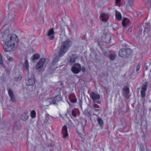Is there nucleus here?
Masks as SVG:
<instances>
[{"mask_svg": "<svg viewBox=\"0 0 151 151\" xmlns=\"http://www.w3.org/2000/svg\"><path fill=\"white\" fill-rule=\"evenodd\" d=\"M1 40L4 42L3 48L6 52H10L14 50L18 46V39L15 34H9L8 29L0 34Z\"/></svg>", "mask_w": 151, "mask_h": 151, "instance_id": "obj_1", "label": "nucleus"}, {"mask_svg": "<svg viewBox=\"0 0 151 151\" xmlns=\"http://www.w3.org/2000/svg\"><path fill=\"white\" fill-rule=\"evenodd\" d=\"M71 45V41L68 40L63 42L59 49L58 53L59 56L60 57L63 56L67 51Z\"/></svg>", "mask_w": 151, "mask_h": 151, "instance_id": "obj_2", "label": "nucleus"}, {"mask_svg": "<svg viewBox=\"0 0 151 151\" xmlns=\"http://www.w3.org/2000/svg\"><path fill=\"white\" fill-rule=\"evenodd\" d=\"M71 45V41L68 40L63 42L59 49L58 53L59 56L60 57L63 56L67 51Z\"/></svg>", "mask_w": 151, "mask_h": 151, "instance_id": "obj_3", "label": "nucleus"}, {"mask_svg": "<svg viewBox=\"0 0 151 151\" xmlns=\"http://www.w3.org/2000/svg\"><path fill=\"white\" fill-rule=\"evenodd\" d=\"M61 100L62 98L60 96L58 95L54 97V98L48 99H46L45 101V103L46 104V106H48L49 105L52 104H56V103L61 101Z\"/></svg>", "mask_w": 151, "mask_h": 151, "instance_id": "obj_4", "label": "nucleus"}, {"mask_svg": "<svg viewBox=\"0 0 151 151\" xmlns=\"http://www.w3.org/2000/svg\"><path fill=\"white\" fill-rule=\"evenodd\" d=\"M132 51L129 49H123L119 52V55L122 57L128 56L132 53Z\"/></svg>", "mask_w": 151, "mask_h": 151, "instance_id": "obj_5", "label": "nucleus"}, {"mask_svg": "<svg viewBox=\"0 0 151 151\" xmlns=\"http://www.w3.org/2000/svg\"><path fill=\"white\" fill-rule=\"evenodd\" d=\"M90 97L92 99L94 103L98 104L100 103V101L98 100L100 99V96L94 92H92L90 94Z\"/></svg>", "mask_w": 151, "mask_h": 151, "instance_id": "obj_6", "label": "nucleus"}, {"mask_svg": "<svg viewBox=\"0 0 151 151\" xmlns=\"http://www.w3.org/2000/svg\"><path fill=\"white\" fill-rule=\"evenodd\" d=\"M28 76L29 77H30L26 81V83L27 86H32L35 83L34 76L32 73L29 75Z\"/></svg>", "mask_w": 151, "mask_h": 151, "instance_id": "obj_7", "label": "nucleus"}, {"mask_svg": "<svg viewBox=\"0 0 151 151\" xmlns=\"http://www.w3.org/2000/svg\"><path fill=\"white\" fill-rule=\"evenodd\" d=\"M148 85V83L146 82L143 84L142 87L141 91V94L142 97H144L145 96V91L147 90V87Z\"/></svg>", "mask_w": 151, "mask_h": 151, "instance_id": "obj_8", "label": "nucleus"}, {"mask_svg": "<svg viewBox=\"0 0 151 151\" xmlns=\"http://www.w3.org/2000/svg\"><path fill=\"white\" fill-rule=\"evenodd\" d=\"M80 68L81 66L80 65L76 64L72 67L71 70L74 73L77 74L80 72Z\"/></svg>", "mask_w": 151, "mask_h": 151, "instance_id": "obj_9", "label": "nucleus"}, {"mask_svg": "<svg viewBox=\"0 0 151 151\" xmlns=\"http://www.w3.org/2000/svg\"><path fill=\"white\" fill-rule=\"evenodd\" d=\"M54 29L53 28L50 29L47 33V36L49 37V39L50 40H53L54 38Z\"/></svg>", "mask_w": 151, "mask_h": 151, "instance_id": "obj_10", "label": "nucleus"}, {"mask_svg": "<svg viewBox=\"0 0 151 151\" xmlns=\"http://www.w3.org/2000/svg\"><path fill=\"white\" fill-rule=\"evenodd\" d=\"M68 98L70 102L72 103H76L77 99L75 95L73 93L70 94L68 96Z\"/></svg>", "mask_w": 151, "mask_h": 151, "instance_id": "obj_11", "label": "nucleus"}, {"mask_svg": "<svg viewBox=\"0 0 151 151\" xmlns=\"http://www.w3.org/2000/svg\"><path fill=\"white\" fill-rule=\"evenodd\" d=\"M45 61V59L44 58L41 59L36 66V68L37 69H38L41 68L43 65L44 64Z\"/></svg>", "mask_w": 151, "mask_h": 151, "instance_id": "obj_12", "label": "nucleus"}, {"mask_svg": "<svg viewBox=\"0 0 151 151\" xmlns=\"http://www.w3.org/2000/svg\"><path fill=\"white\" fill-rule=\"evenodd\" d=\"M62 133L63 134V137L64 138L66 137L68 135L67 131V127L66 125H65L62 128Z\"/></svg>", "mask_w": 151, "mask_h": 151, "instance_id": "obj_13", "label": "nucleus"}, {"mask_svg": "<svg viewBox=\"0 0 151 151\" xmlns=\"http://www.w3.org/2000/svg\"><path fill=\"white\" fill-rule=\"evenodd\" d=\"M8 92L11 99V101L13 102H15L16 101V100L13 91L11 89H9Z\"/></svg>", "mask_w": 151, "mask_h": 151, "instance_id": "obj_14", "label": "nucleus"}, {"mask_svg": "<svg viewBox=\"0 0 151 151\" xmlns=\"http://www.w3.org/2000/svg\"><path fill=\"white\" fill-rule=\"evenodd\" d=\"M78 57L77 55L75 54H73L72 55L70 60V62L71 63L73 64L75 62V60Z\"/></svg>", "mask_w": 151, "mask_h": 151, "instance_id": "obj_15", "label": "nucleus"}, {"mask_svg": "<svg viewBox=\"0 0 151 151\" xmlns=\"http://www.w3.org/2000/svg\"><path fill=\"white\" fill-rule=\"evenodd\" d=\"M93 109L95 111L97 112L100 111L101 110V108L96 104H93Z\"/></svg>", "mask_w": 151, "mask_h": 151, "instance_id": "obj_16", "label": "nucleus"}, {"mask_svg": "<svg viewBox=\"0 0 151 151\" xmlns=\"http://www.w3.org/2000/svg\"><path fill=\"white\" fill-rule=\"evenodd\" d=\"M116 14L115 17L116 19L119 21H120L122 19V16L121 13L117 10H115Z\"/></svg>", "mask_w": 151, "mask_h": 151, "instance_id": "obj_17", "label": "nucleus"}, {"mask_svg": "<svg viewBox=\"0 0 151 151\" xmlns=\"http://www.w3.org/2000/svg\"><path fill=\"white\" fill-rule=\"evenodd\" d=\"M151 30L150 28V24L148 23H145V32H148Z\"/></svg>", "mask_w": 151, "mask_h": 151, "instance_id": "obj_18", "label": "nucleus"}, {"mask_svg": "<svg viewBox=\"0 0 151 151\" xmlns=\"http://www.w3.org/2000/svg\"><path fill=\"white\" fill-rule=\"evenodd\" d=\"M40 58V55L39 54L36 53L34 54L32 58V60H37Z\"/></svg>", "mask_w": 151, "mask_h": 151, "instance_id": "obj_19", "label": "nucleus"}, {"mask_svg": "<svg viewBox=\"0 0 151 151\" xmlns=\"http://www.w3.org/2000/svg\"><path fill=\"white\" fill-rule=\"evenodd\" d=\"M29 118V116L26 113H24L22 114L21 116V119L24 121L27 120Z\"/></svg>", "mask_w": 151, "mask_h": 151, "instance_id": "obj_20", "label": "nucleus"}, {"mask_svg": "<svg viewBox=\"0 0 151 151\" xmlns=\"http://www.w3.org/2000/svg\"><path fill=\"white\" fill-rule=\"evenodd\" d=\"M23 66L28 71V67H29V63L27 60H25L24 63L23 65Z\"/></svg>", "mask_w": 151, "mask_h": 151, "instance_id": "obj_21", "label": "nucleus"}, {"mask_svg": "<svg viewBox=\"0 0 151 151\" xmlns=\"http://www.w3.org/2000/svg\"><path fill=\"white\" fill-rule=\"evenodd\" d=\"M105 38L106 39V41H105V42L106 43H109L110 42V41L111 40V38L110 36V35H107L106 36V37H105Z\"/></svg>", "mask_w": 151, "mask_h": 151, "instance_id": "obj_22", "label": "nucleus"}, {"mask_svg": "<svg viewBox=\"0 0 151 151\" xmlns=\"http://www.w3.org/2000/svg\"><path fill=\"white\" fill-rule=\"evenodd\" d=\"M98 123L99 124L101 127H102L103 125V120L100 118H99L97 119Z\"/></svg>", "mask_w": 151, "mask_h": 151, "instance_id": "obj_23", "label": "nucleus"}, {"mask_svg": "<svg viewBox=\"0 0 151 151\" xmlns=\"http://www.w3.org/2000/svg\"><path fill=\"white\" fill-rule=\"evenodd\" d=\"M0 65L3 67H5L3 61L2 60V57L1 55L0 54Z\"/></svg>", "mask_w": 151, "mask_h": 151, "instance_id": "obj_24", "label": "nucleus"}, {"mask_svg": "<svg viewBox=\"0 0 151 151\" xmlns=\"http://www.w3.org/2000/svg\"><path fill=\"white\" fill-rule=\"evenodd\" d=\"M116 55L115 54H110L109 55V58L111 60H114L116 58Z\"/></svg>", "mask_w": 151, "mask_h": 151, "instance_id": "obj_25", "label": "nucleus"}, {"mask_svg": "<svg viewBox=\"0 0 151 151\" xmlns=\"http://www.w3.org/2000/svg\"><path fill=\"white\" fill-rule=\"evenodd\" d=\"M123 91L126 94H127L129 92V88L127 86H125L123 88Z\"/></svg>", "mask_w": 151, "mask_h": 151, "instance_id": "obj_26", "label": "nucleus"}, {"mask_svg": "<svg viewBox=\"0 0 151 151\" xmlns=\"http://www.w3.org/2000/svg\"><path fill=\"white\" fill-rule=\"evenodd\" d=\"M31 116L32 118L35 117L36 116V112L34 110H33L31 111Z\"/></svg>", "mask_w": 151, "mask_h": 151, "instance_id": "obj_27", "label": "nucleus"}, {"mask_svg": "<svg viewBox=\"0 0 151 151\" xmlns=\"http://www.w3.org/2000/svg\"><path fill=\"white\" fill-rule=\"evenodd\" d=\"M54 151H61V147L59 146L57 147H55L54 148Z\"/></svg>", "mask_w": 151, "mask_h": 151, "instance_id": "obj_28", "label": "nucleus"}, {"mask_svg": "<svg viewBox=\"0 0 151 151\" xmlns=\"http://www.w3.org/2000/svg\"><path fill=\"white\" fill-rule=\"evenodd\" d=\"M127 19V18H125L124 19V20H123L122 21V25H123V26L124 27H126V25L125 23V21Z\"/></svg>", "mask_w": 151, "mask_h": 151, "instance_id": "obj_29", "label": "nucleus"}, {"mask_svg": "<svg viewBox=\"0 0 151 151\" xmlns=\"http://www.w3.org/2000/svg\"><path fill=\"white\" fill-rule=\"evenodd\" d=\"M22 77L19 74L18 76H16L15 77V80L16 81H17L21 79Z\"/></svg>", "mask_w": 151, "mask_h": 151, "instance_id": "obj_30", "label": "nucleus"}, {"mask_svg": "<svg viewBox=\"0 0 151 151\" xmlns=\"http://www.w3.org/2000/svg\"><path fill=\"white\" fill-rule=\"evenodd\" d=\"M128 3L130 6H132L133 3V0H128Z\"/></svg>", "mask_w": 151, "mask_h": 151, "instance_id": "obj_31", "label": "nucleus"}, {"mask_svg": "<svg viewBox=\"0 0 151 151\" xmlns=\"http://www.w3.org/2000/svg\"><path fill=\"white\" fill-rule=\"evenodd\" d=\"M15 16V14H13V15H11L9 16V17L10 18H11L12 20V21H13L14 20Z\"/></svg>", "mask_w": 151, "mask_h": 151, "instance_id": "obj_32", "label": "nucleus"}, {"mask_svg": "<svg viewBox=\"0 0 151 151\" xmlns=\"http://www.w3.org/2000/svg\"><path fill=\"white\" fill-rule=\"evenodd\" d=\"M7 59L9 62H11L13 60V58L11 57H7Z\"/></svg>", "mask_w": 151, "mask_h": 151, "instance_id": "obj_33", "label": "nucleus"}, {"mask_svg": "<svg viewBox=\"0 0 151 151\" xmlns=\"http://www.w3.org/2000/svg\"><path fill=\"white\" fill-rule=\"evenodd\" d=\"M101 19L103 22H107V19L105 17H101Z\"/></svg>", "mask_w": 151, "mask_h": 151, "instance_id": "obj_34", "label": "nucleus"}, {"mask_svg": "<svg viewBox=\"0 0 151 151\" xmlns=\"http://www.w3.org/2000/svg\"><path fill=\"white\" fill-rule=\"evenodd\" d=\"M140 66V64L139 63L136 67V71H138L139 70Z\"/></svg>", "mask_w": 151, "mask_h": 151, "instance_id": "obj_35", "label": "nucleus"}, {"mask_svg": "<svg viewBox=\"0 0 151 151\" xmlns=\"http://www.w3.org/2000/svg\"><path fill=\"white\" fill-rule=\"evenodd\" d=\"M46 120H47V121H48L49 119V116H50L48 114H47L46 115Z\"/></svg>", "mask_w": 151, "mask_h": 151, "instance_id": "obj_36", "label": "nucleus"}, {"mask_svg": "<svg viewBox=\"0 0 151 151\" xmlns=\"http://www.w3.org/2000/svg\"><path fill=\"white\" fill-rule=\"evenodd\" d=\"M72 115L74 117H76V114L75 113V111L74 110H73L72 111Z\"/></svg>", "mask_w": 151, "mask_h": 151, "instance_id": "obj_37", "label": "nucleus"}, {"mask_svg": "<svg viewBox=\"0 0 151 151\" xmlns=\"http://www.w3.org/2000/svg\"><path fill=\"white\" fill-rule=\"evenodd\" d=\"M59 60V58L58 57H56L53 60V61L54 62H57Z\"/></svg>", "mask_w": 151, "mask_h": 151, "instance_id": "obj_38", "label": "nucleus"}, {"mask_svg": "<svg viewBox=\"0 0 151 151\" xmlns=\"http://www.w3.org/2000/svg\"><path fill=\"white\" fill-rule=\"evenodd\" d=\"M60 29L62 33H65V29L63 27H61Z\"/></svg>", "mask_w": 151, "mask_h": 151, "instance_id": "obj_39", "label": "nucleus"}, {"mask_svg": "<svg viewBox=\"0 0 151 151\" xmlns=\"http://www.w3.org/2000/svg\"><path fill=\"white\" fill-rule=\"evenodd\" d=\"M44 149L43 147H41L40 149L36 150L35 151H43Z\"/></svg>", "mask_w": 151, "mask_h": 151, "instance_id": "obj_40", "label": "nucleus"}, {"mask_svg": "<svg viewBox=\"0 0 151 151\" xmlns=\"http://www.w3.org/2000/svg\"><path fill=\"white\" fill-rule=\"evenodd\" d=\"M121 0H115V4H118Z\"/></svg>", "mask_w": 151, "mask_h": 151, "instance_id": "obj_41", "label": "nucleus"}, {"mask_svg": "<svg viewBox=\"0 0 151 151\" xmlns=\"http://www.w3.org/2000/svg\"><path fill=\"white\" fill-rule=\"evenodd\" d=\"M106 14L104 13H103L101 14V17H104L106 16Z\"/></svg>", "mask_w": 151, "mask_h": 151, "instance_id": "obj_42", "label": "nucleus"}, {"mask_svg": "<svg viewBox=\"0 0 151 151\" xmlns=\"http://www.w3.org/2000/svg\"><path fill=\"white\" fill-rule=\"evenodd\" d=\"M81 70L83 71V72H84L85 71V68L84 67H83L82 68H81Z\"/></svg>", "mask_w": 151, "mask_h": 151, "instance_id": "obj_43", "label": "nucleus"}, {"mask_svg": "<svg viewBox=\"0 0 151 151\" xmlns=\"http://www.w3.org/2000/svg\"><path fill=\"white\" fill-rule=\"evenodd\" d=\"M79 104H80L81 105V103H82L81 99H79Z\"/></svg>", "mask_w": 151, "mask_h": 151, "instance_id": "obj_44", "label": "nucleus"}, {"mask_svg": "<svg viewBox=\"0 0 151 151\" xmlns=\"http://www.w3.org/2000/svg\"><path fill=\"white\" fill-rule=\"evenodd\" d=\"M48 1H49V2H50L51 3H52V1H53L52 0H48Z\"/></svg>", "mask_w": 151, "mask_h": 151, "instance_id": "obj_45", "label": "nucleus"}, {"mask_svg": "<svg viewBox=\"0 0 151 151\" xmlns=\"http://www.w3.org/2000/svg\"><path fill=\"white\" fill-rule=\"evenodd\" d=\"M5 26H4V27H3V29H4H4H5Z\"/></svg>", "mask_w": 151, "mask_h": 151, "instance_id": "obj_46", "label": "nucleus"}, {"mask_svg": "<svg viewBox=\"0 0 151 151\" xmlns=\"http://www.w3.org/2000/svg\"><path fill=\"white\" fill-rule=\"evenodd\" d=\"M147 69H148L147 67H146V68H145V70H147Z\"/></svg>", "mask_w": 151, "mask_h": 151, "instance_id": "obj_47", "label": "nucleus"}, {"mask_svg": "<svg viewBox=\"0 0 151 151\" xmlns=\"http://www.w3.org/2000/svg\"><path fill=\"white\" fill-rule=\"evenodd\" d=\"M149 1H150V2H151V0H148Z\"/></svg>", "mask_w": 151, "mask_h": 151, "instance_id": "obj_48", "label": "nucleus"}, {"mask_svg": "<svg viewBox=\"0 0 151 151\" xmlns=\"http://www.w3.org/2000/svg\"><path fill=\"white\" fill-rule=\"evenodd\" d=\"M128 6H126V7H127V8H128Z\"/></svg>", "mask_w": 151, "mask_h": 151, "instance_id": "obj_49", "label": "nucleus"}, {"mask_svg": "<svg viewBox=\"0 0 151 151\" xmlns=\"http://www.w3.org/2000/svg\"><path fill=\"white\" fill-rule=\"evenodd\" d=\"M88 106H89V107H90V105H88Z\"/></svg>", "mask_w": 151, "mask_h": 151, "instance_id": "obj_50", "label": "nucleus"}]
</instances>
